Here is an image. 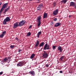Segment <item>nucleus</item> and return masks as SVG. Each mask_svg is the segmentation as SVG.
Returning a JSON list of instances; mask_svg holds the SVG:
<instances>
[{"mask_svg":"<svg viewBox=\"0 0 76 76\" xmlns=\"http://www.w3.org/2000/svg\"><path fill=\"white\" fill-rule=\"evenodd\" d=\"M10 20V18L8 17H7L6 18L4 19L3 21V25H6V24H7V22H9Z\"/></svg>","mask_w":76,"mask_h":76,"instance_id":"1","label":"nucleus"},{"mask_svg":"<svg viewBox=\"0 0 76 76\" xmlns=\"http://www.w3.org/2000/svg\"><path fill=\"white\" fill-rule=\"evenodd\" d=\"M37 21L38 26H39L41 25V16H40L38 17L37 19Z\"/></svg>","mask_w":76,"mask_h":76,"instance_id":"2","label":"nucleus"},{"mask_svg":"<svg viewBox=\"0 0 76 76\" xmlns=\"http://www.w3.org/2000/svg\"><path fill=\"white\" fill-rule=\"evenodd\" d=\"M7 4H8V3H6L4 4L2 6V8L0 11V13H1L4 10V9L6 8V7L7 6Z\"/></svg>","mask_w":76,"mask_h":76,"instance_id":"3","label":"nucleus"},{"mask_svg":"<svg viewBox=\"0 0 76 76\" xmlns=\"http://www.w3.org/2000/svg\"><path fill=\"white\" fill-rule=\"evenodd\" d=\"M26 23V21L23 20L21 21H20L18 23L19 26H23V25L25 24Z\"/></svg>","mask_w":76,"mask_h":76,"instance_id":"4","label":"nucleus"},{"mask_svg":"<svg viewBox=\"0 0 76 76\" xmlns=\"http://www.w3.org/2000/svg\"><path fill=\"white\" fill-rule=\"evenodd\" d=\"M44 50H50V45H48V43H46L44 47Z\"/></svg>","mask_w":76,"mask_h":76,"instance_id":"5","label":"nucleus"},{"mask_svg":"<svg viewBox=\"0 0 76 76\" xmlns=\"http://www.w3.org/2000/svg\"><path fill=\"white\" fill-rule=\"evenodd\" d=\"M18 26H19V22H16V23L14 24L13 26V28L14 29H15V28H16L17 27H18Z\"/></svg>","mask_w":76,"mask_h":76,"instance_id":"6","label":"nucleus"},{"mask_svg":"<svg viewBox=\"0 0 76 76\" xmlns=\"http://www.w3.org/2000/svg\"><path fill=\"white\" fill-rule=\"evenodd\" d=\"M24 64H23V62L20 61L18 62L17 64V66L19 67V66H22Z\"/></svg>","mask_w":76,"mask_h":76,"instance_id":"7","label":"nucleus"},{"mask_svg":"<svg viewBox=\"0 0 76 76\" xmlns=\"http://www.w3.org/2000/svg\"><path fill=\"white\" fill-rule=\"evenodd\" d=\"M6 33V31H3L2 33L0 35V38H3V37H4V36Z\"/></svg>","mask_w":76,"mask_h":76,"instance_id":"8","label":"nucleus"},{"mask_svg":"<svg viewBox=\"0 0 76 76\" xmlns=\"http://www.w3.org/2000/svg\"><path fill=\"white\" fill-rule=\"evenodd\" d=\"M42 55V57H43V58H47L48 56V53H43Z\"/></svg>","mask_w":76,"mask_h":76,"instance_id":"9","label":"nucleus"},{"mask_svg":"<svg viewBox=\"0 0 76 76\" xmlns=\"http://www.w3.org/2000/svg\"><path fill=\"white\" fill-rule=\"evenodd\" d=\"M58 10L56 9V10H55L53 13V14L55 16H56L57 15V13H58Z\"/></svg>","mask_w":76,"mask_h":76,"instance_id":"10","label":"nucleus"},{"mask_svg":"<svg viewBox=\"0 0 76 76\" xmlns=\"http://www.w3.org/2000/svg\"><path fill=\"white\" fill-rule=\"evenodd\" d=\"M69 6H72L73 7H75V2H71L70 3Z\"/></svg>","mask_w":76,"mask_h":76,"instance_id":"11","label":"nucleus"},{"mask_svg":"<svg viewBox=\"0 0 76 76\" xmlns=\"http://www.w3.org/2000/svg\"><path fill=\"white\" fill-rule=\"evenodd\" d=\"M57 50L59 51L61 53H62V51H63V50H62V48L61 47L59 46L58 47Z\"/></svg>","mask_w":76,"mask_h":76,"instance_id":"12","label":"nucleus"},{"mask_svg":"<svg viewBox=\"0 0 76 76\" xmlns=\"http://www.w3.org/2000/svg\"><path fill=\"white\" fill-rule=\"evenodd\" d=\"M42 7V4H40L39 5L38 7L37 8V10H41V8Z\"/></svg>","mask_w":76,"mask_h":76,"instance_id":"13","label":"nucleus"},{"mask_svg":"<svg viewBox=\"0 0 76 76\" xmlns=\"http://www.w3.org/2000/svg\"><path fill=\"white\" fill-rule=\"evenodd\" d=\"M29 73H30V74L31 75H33V76H35V72L34 71H30L29 72Z\"/></svg>","mask_w":76,"mask_h":76,"instance_id":"14","label":"nucleus"},{"mask_svg":"<svg viewBox=\"0 0 76 76\" xmlns=\"http://www.w3.org/2000/svg\"><path fill=\"white\" fill-rule=\"evenodd\" d=\"M61 25V23H56L54 27H57V26H59Z\"/></svg>","mask_w":76,"mask_h":76,"instance_id":"15","label":"nucleus"},{"mask_svg":"<svg viewBox=\"0 0 76 76\" xmlns=\"http://www.w3.org/2000/svg\"><path fill=\"white\" fill-rule=\"evenodd\" d=\"M64 56H62L59 59V61H63L64 60Z\"/></svg>","mask_w":76,"mask_h":76,"instance_id":"16","label":"nucleus"},{"mask_svg":"<svg viewBox=\"0 0 76 76\" xmlns=\"http://www.w3.org/2000/svg\"><path fill=\"white\" fill-rule=\"evenodd\" d=\"M48 15V14L47 13H44V15H43V19H45V18H47Z\"/></svg>","mask_w":76,"mask_h":76,"instance_id":"17","label":"nucleus"},{"mask_svg":"<svg viewBox=\"0 0 76 76\" xmlns=\"http://www.w3.org/2000/svg\"><path fill=\"white\" fill-rule=\"evenodd\" d=\"M10 60H11V57L10 56H9L8 57V58H7V62H8V63H9L10 61Z\"/></svg>","mask_w":76,"mask_h":76,"instance_id":"18","label":"nucleus"},{"mask_svg":"<svg viewBox=\"0 0 76 76\" xmlns=\"http://www.w3.org/2000/svg\"><path fill=\"white\" fill-rule=\"evenodd\" d=\"M37 42L36 43H35V44H36L35 45V47H38L39 44V43L38 40H37Z\"/></svg>","mask_w":76,"mask_h":76,"instance_id":"19","label":"nucleus"},{"mask_svg":"<svg viewBox=\"0 0 76 76\" xmlns=\"http://www.w3.org/2000/svg\"><path fill=\"white\" fill-rule=\"evenodd\" d=\"M44 44H45L44 42H42L40 43V45H39V47H41L44 46Z\"/></svg>","mask_w":76,"mask_h":76,"instance_id":"20","label":"nucleus"},{"mask_svg":"<svg viewBox=\"0 0 76 76\" xmlns=\"http://www.w3.org/2000/svg\"><path fill=\"white\" fill-rule=\"evenodd\" d=\"M35 55L34 54H33L31 56L30 58L31 59H32V58H34V57H35Z\"/></svg>","mask_w":76,"mask_h":76,"instance_id":"21","label":"nucleus"},{"mask_svg":"<svg viewBox=\"0 0 76 76\" xmlns=\"http://www.w3.org/2000/svg\"><path fill=\"white\" fill-rule=\"evenodd\" d=\"M61 4L63 3H64V4H66V3L67 2V0H63L61 1Z\"/></svg>","mask_w":76,"mask_h":76,"instance_id":"22","label":"nucleus"},{"mask_svg":"<svg viewBox=\"0 0 76 76\" xmlns=\"http://www.w3.org/2000/svg\"><path fill=\"white\" fill-rule=\"evenodd\" d=\"M40 34H41V31H39L37 34V38H39V35Z\"/></svg>","mask_w":76,"mask_h":76,"instance_id":"23","label":"nucleus"},{"mask_svg":"<svg viewBox=\"0 0 76 76\" xmlns=\"http://www.w3.org/2000/svg\"><path fill=\"white\" fill-rule=\"evenodd\" d=\"M2 60L4 63H6V62H7V57H6L5 58H4L3 60Z\"/></svg>","mask_w":76,"mask_h":76,"instance_id":"24","label":"nucleus"},{"mask_svg":"<svg viewBox=\"0 0 76 76\" xmlns=\"http://www.w3.org/2000/svg\"><path fill=\"white\" fill-rule=\"evenodd\" d=\"M31 32H29L27 33L26 36H27V37H29V36H30V35H31Z\"/></svg>","mask_w":76,"mask_h":76,"instance_id":"25","label":"nucleus"},{"mask_svg":"<svg viewBox=\"0 0 76 76\" xmlns=\"http://www.w3.org/2000/svg\"><path fill=\"white\" fill-rule=\"evenodd\" d=\"M10 47L11 48H15V45H11L10 46Z\"/></svg>","mask_w":76,"mask_h":76,"instance_id":"26","label":"nucleus"},{"mask_svg":"<svg viewBox=\"0 0 76 76\" xmlns=\"http://www.w3.org/2000/svg\"><path fill=\"white\" fill-rule=\"evenodd\" d=\"M53 5L54 6H56V5H57V4H56V2H54L53 4Z\"/></svg>","mask_w":76,"mask_h":76,"instance_id":"27","label":"nucleus"},{"mask_svg":"<svg viewBox=\"0 0 76 76\" xmlns=\"http://www.w3.org/2000/svg\"><path fill=\"white\" fill-rule=\"evenodd\" d=\"M52 47L53 50H55V49H56V48L57 47L56 46H53Z\"/></svg>","mask_w":76,"mask_h":76,"instance_id":"28","label":"nucleus"},{"mask_svg":"<svg viewBox=\"0 0 76 76\" xmlns=\"http://www.w3.org/2000/svg\"><path fill=\"white\" fill-rule=\"evenodd\" d=\"M4 61L3 60L1 62V63L2 64H4Z\"/></svg>","mask_w":76,"mask_h":76,"instance_id":"29","label":"nucleus"},{"mask_svg":"<svg viewBox=\"0 0 76 76\" xmlns=\"http://www.w3.org/2000/svg\"><path fill=\"white\" fill-rule=\"evenodd\" d=\"M50 66H51V65H50V64H47L46 65V67H49Z\"/></svg>","mask_w":76,"mask_h":76,"instance_id":"30","label":"nucleus"},{"mask_svg":"<svg viewBox=\"0 0 76 76\" xmlns=\"http://www.w3.org/2000/svg\"><path fill=\"white\" fill-rule=\"evenodd\" d=\"M57 20V18H54L53 19V20H54V21H56V20Z\"/></svg>","mask_w":76,"mask_h":76,"instance_id":"31","label":"nucleus"},{"mask_svg":"<svg viewBox=\"0 0 76 76\" xmlns=\"http://www.w3.org/2000/svg\"><path fill=\"white\" fill-rule=\"evenodd\" d=\"M9 9H10V8L8 7L7 9H6L5 10H6L7 11V10H9Z\"/></svg>","mask_w":76,"mask_h":76,"instance_id":"32","label":"nucleus"},{"mask_svg":"<svg viewBox=\"0 0 76 76\" xmlns=\"http://www.w3.org/2000/svg\"><path fill=\"white\" fill-rule=\"evenodd\" d=\"M50 24H51V25H52L53 24H54V22H53V21H51V22Z\"/></svg>","mask_w":76,"mask_h":76,"instance_id":"33","label":"nucleus"},{"mask_svg":"<svg viewBox=\"0 0 76 76\" xmlns=\"http://www.w3.org/2000/svg\"><path fill=\"white\" fill-rule=\"evenodd\" d=\"M22 50L21 49H19L18 52L20 53V52Z\"/></svg>","mask_w":76,"mask_h":76,"instance_id":"34","label":"nucleus"},{"mask_svg":"<svg viewBox=\"0 0 76 76\" xmlns=\"http://www.w3.org/2000/svg\"><path fill=\"white\" fill-rule=\"evenodd\" d=\"M3 74V72H0V75H1Z\"/></svg>","mask_w":76,"mask_h":76,"instance_id":"35","label":"nucleus"},{"mask_svg":"<svg viewBox=\"0 0 76 76\" xmlns=\"http://www.w3.org/2000/svg\"><path fill=\"white\" fill-rule=\"evenodd\" d=\"M6 12H7V10H5L4 11V13H6Z\"/></svg>","mask_w":76,"mask_h":76,"instance_id":"36","label":"nucleus"},{"mask_svg":"<svg viewBox=\"0 0 76 76\" xmlns=\"http://www.w3.org/2000/svg\"><path fill=\"white\" fill-rule=\"evenodd\" d=\"M15 39H16V40H18V41H19V39L18 38H15Z\"/></svg>","mask_w":76,"mask_h":76,"instance_id":"37","label":"nucleus"},{"mask_svg":"<svg viewBox=\"0 0 76 76\" xmlns=\"http://www.w3.org/2000/svg\"><path fill=\"white\" fill-rule=\"evenodd\" d=\"M32 28V25H31L29 26V28Z\"/></svg>","mask_w":76,"mask_h":76,"instance_id":"38","label":"nucleus"},{"mask_svg":"<svg viewBox=\"0 0 76 76\" xmlns=\"http://www.w3.org/2000/svg\"><path fill=\"white\" fill-rule=\"evenodd\" d=\"M59 72H60V73H63V72L62 71H60Z\"/></svg>","mask_w":76,"mask_h":76,"instance_id":"39","label":"nucleus"},{"mask_svg":"<svg viewBox=\"0 0 76 76\" xmlns=\"http://www.w3.org/2000/svg\"><path fill=\"white\" fill-rule=\"evenodd\" d=\"M2 4V3L1 2H0V6H1V5Z\"/></svg>","mask_w":76,"mask_h":76,"instance_id":"40","label":"nucleus"},{"mask_svg":"<svg viewBox=\"0 0 76 76\" xmlns=\"http://www.w3.org/2000/svg\"><path fill=\"white\" fill-rule=\"evenodd\" d=\"M44 53H47V52H45V51H44Z\"/></svg>","mask_w":76,"mask_h":76,"instance_id":"41","label":"nucleus"},{"mask_svg":"<svg viewBox=\"0 0 76 76\" xmlns=\"http://www.w3.org/2000/svg\"><path fill=\"white\" fill-rule=\"evenodd\" d=\"M70 16H71V15H70L69 16V18H70Z\"/></svg>","mask_w":76,"mask_h":76,"instance_id":"42","label":"nucleus"},{"mask_svg":"<svg viewBox=\"0 0 76 76\" xmlns=\"http://www.w3.org/2000/svg\"><path fill=\"white\" fill-rule=\"evenodd\" d=\"M1 16V13H0V17Z\"/></svg>","mask_w":76,"mask_h":76,"instance_id":"43","label":"nucleus"},{"mask_svg":"<svg viewBox=\"0 0 76 76\" xmlns=\"http://www.w3.org/2000/svg\"><path fill=\"white\" fill-rule=\"evenodd\" d=\"M29 0L30 1H32V0Z\"/></svg>","mask_w":76,"mask_h":76,"instance_id":"44","label":"nucleus"},{"mask_svg":"<svg viewBox=\"0 0 76 76\" xmlns=\"http://www.w3.org/2000/svg\"><path fill=\"white\" fill-rule=\"evenodd\" d=\"M40 0H37L38 1H39Z\"/></svg>","mask_w":76,"mask_h":76,"instance_id":"45","label":"nucleus"},{"mask_svg":"<svg viewBox=\"0 0 76 76\" xmlns=\"http://www.w3.org/2000/svg\"><path fill=\"white\" fill-rule=\"evenodd\" d=\"M61 69V67H60V69Z\"/></svg>","mask_w":76,"mask_h":76,"instance_id":"46","label":"nucleus"},{"mask_svg":"<svg viewBox=\"0 0 76 76\" xmlns=\"http://www.w3.org/2000/svg\"><path fill=\"white\" fill-rule=\"evenodd\" d=\"M20 1H22V0H20Z\"/></svg>","mask_w":76,"mask_h":76,"instance_id":"47","label":"nucleus"},{"mask_svg":"<svg viewBox=\"0 0 76 76\" xmlns=\"http://www.w3.org/2000/svg\"><path fill=\"white\" fill-rule=\"evenodd\" d=\"M12 73V72L11 73Z\"/></svg>","mask_w":76,"mask_h":76,"instance_id":"48","label":"nucleus"}]
</instances>
